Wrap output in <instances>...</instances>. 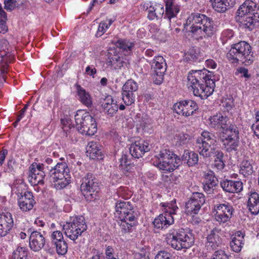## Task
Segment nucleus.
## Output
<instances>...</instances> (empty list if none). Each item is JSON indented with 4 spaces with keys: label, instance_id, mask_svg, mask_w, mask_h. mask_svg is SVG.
I'll return each mask as SVG.
<instances>
[{
    "label": "nucleus",
    "instance_id": "de8ad7c7",
    "mask_svg": "<svg viewBox=\"0 0 259 259\" xmlns=\"http://www.w3.org/2000/svg\"><path fill=\"white\" fill-rule=\"evenodd\" d=\"M56 246L57 252L59 254L64 255L66 254L67 251V244L65 240H62L56 243H54Z\"/></svg>",
    "mask_w": 259,
    "mask_h": 259
},
{
    "label": "nucleus",
    "instance_id": "e433bc0d",
    "mask_svg": "<svg viewBox=\"0 0 259 259\" xmlns=\"http://www.w3.org/2000/svg\"><path fill=\"white\" fill-rule=\"evenodd\" d=\"M45 244L44 236L36 231H33V251L40 250Z\"/></svg>",
    "mask_w": 259,
    "mask_h": 259
},
{
    "label": "nucleus",
    "instance_id": "20e7f679",
    "mask_svg": "<svg viewBox=\"0 0 259 259\" xmlns=\"http://www.w3.org/2000/svg\"><path fill=\"white\" fill-rule=\"evenodd\" d=\"M165 240L172 248L181 250L191 247L194 242V237L193 234L188 230L171 229L166 234Z\"/></svg>",
    "mask_w": 259,
    "mask_h": 259
},
{
    "label": "nucleus",
    "instance_id": "ddd939ff",
    "mask_svg": "<svg viewBox=\"0 0 259 259\" xmlns=\"http://www.w3.org/2000/svg\"><path fill=\"white\" fill-rule=\"evenodd\" d=\"M15 51H12L7 40L0 39V67L5 71L15 59Z\"/></svg>",
    "mask_w": 259,
    "mask_h": 259
},
{
    "label": "nucleus",
    "instance_id": "2eb2a0df",
    "mask_svg": "<svg viewBox=\"0 0 259 259\" xmlns=\"http://www.w3.org/2000/svg\"><path fill=\"white\" fill-rule=\"evenodd\" d=\"M174 110L178 114L189 117L198 109V106L193 100H185L178 102L174 105Z\"/></svg>",
    "mask_w": 259,
    "mask_h": 259
},
{
    "label": "nucleus",
    "instance_id": "9d476101",
    "mask_svg": "<svg viewBox=\"0 0 259 259\" xmlns=\"http://www.w3.org/2000/svg\"><path fill=\"white\" fill-rule=\"evenodd\" d=\"M223 145L229 152L236 151L239 146V131L236 125L230 124L228 128L221 132Z\"/></svg>",
    "mask_w": 259,
    "mask_h": 259
},
{
    "label": "nucleus",
    "instance_id": "a19ab883",
    "mask_svg": "<svg viewBox=\"0 0 259 259\" xmlns=\"http://www.w3.org/2000/svg\"><path fill=\"white\" fill-rule=\"evenodd\" d=\"M10 259H29L28 251L24 247H18L12 253Z\"/></svg>",
    "mask_w": 259,
    "mask_h": 259
},
{
    "label": "nucleus",
    "instance_id": "6e6552de",
    "mask_svg": "<svg viewBox=\"0 0 259 259\" xmlns=\"http://www.w3.org/2000/svg\"><path fill=\"white\" fill-rule=\"evenodd\" d=\"M87 228L84 218L82 216L70 217L69 221L63 225L65 234L73 241L80 236Z\"/></svg>",
    "mask_w": 259,
    "mask_h": 259
},
{
    "label": "nucleus",
    "instance_id": "37998d69",
    "mask_svg": "<svg viewBox=\"0 0 259 259\" xmlns=\"http://www.w3.org/2000/svg\"><path fill=\"white\" fill-rule=\"evenodd\" d=\"M190 140V136L183 133L177 134L174 138V142L178 146H182L187 144Z\"/></svg>",
    "mask_w": 259,
    "mask_h": 259
},
{
    "label": "nucleus",
    "instance_id": "6e6d98bb",
    "mask_svg": "<svg viewBox=\"0 0 259 259\" xmlns=\"http://www.w3.org/2000/svg\"><path fill=\"white\" fill-rule=\"evenodd\" d=\"M106 259H118L115 255L114 249L110 246L106 247L105 251Z\"/></svg>",
    "mask_w": 259,
    "mask_h": 259
},
{
    "label": "nucleus",
    "instance_id": "09e8293b",
    "mask_svg": "<svg viewBox=\"0 0 259 259\" xmlns=\"http://www.w3.org/2000/svg\"><path fill=\"white\" fill-rule=\"evenodd\" d=\"M200 209L196 205L187 202L186 204V211L188 215L198 214Z\"/></svg>",
    "mask_w": 259,
    "mask_h": 259
},
{
    "label": "nucleus",
    "instance_id": "f704fd0d",
    "mask_svg": "<svg viewBox=\"0 0 259 259\" xmlns=\"http://www.w3.org/2000/svg\"><path fill=\"white\" fill-rule=\"evenodd\" d=\"M182 159L186 161L189 166H193L198 163L199 156L194 151L186 150L184 151Z\"/></svg>",
    "mask_w": 259,
    "mask_h": 259
},
{
    "label": "nucleus",
    "instance_id": "4d7b16f0",
    "mask_svg": "<svg viewBox=\"0 0 259 259\" xmlns=\"http://www.w3.org/2000/svg\"><path fill=\"white\" fill-rule=\"evenodd\" d=\"M255 119V123L252 124V128L254 134L259 139V111L256 112Z\"/></svg>",
    "mask_w": 259,
    "mask_h": 259
},
{
    "label": "nucleus",
    "instance_id": "4468645a",
    "mask_svg": "<svg viewBox=\"0 0 259 259\" xmlns=\"http://www.w3.org/2000/svg\"><path fill=\"white\" fill-rule=\"evenodd\" d=\"M138 89L137 83L133 79L128 80L122 88V99L127 106L132 105L135 101L136 92Z\"/></svg>",
    "mask_w": 259,
    "mask_h": 259
},
{
    "label": "nucleus",
    "instance_id": "69168bd1",
    "mask_svg": "<svg viewBox=\"0 0 259 259\" xmlns=\"http://www.w3.org/2000/svg\"><path fill=\"white\" fill-rule=\"evenodd\" d=\"M119 162V169H120L125 165H127L128 163H130V161L128 160L127 156L126 155H122L120 159Z\"/></svg>",
    "mask_w": 259,
    "mask_h": 259
},
{
    "label": "nucleus",
    "instance_id": "473e14b6",
    "mask_svg": "<svg viewBox=\"0 0 259 259\" xmlns=\"http://www.w3.org/2000/svg\"><path fill=\"white\" fill-rule=\"evenodd\" d=\"M76 88L79 101L87 107H91L93 101L90 94L79 85H76Z\"/></svg>",
    "mask_w": 259,
    "mask_h": 259
},
{
    "label": "nucleus",
    "instance_id": "9b49d317",
    "mask_svg": "<svg viewBox=\"0 0 259 259\" xmlns=\"http://www.w3.org/2000/svg\"><path fill=\"white\" fill-rule=\"evenodd\" d=\"M216 143L215 137L212 133L208 131H203L201 136L196 140V147L200 155L204 157L211 156L212 151L214 150L213 146Z\"/></svg>",
    "mask_w": 259,
    "mask_h": 259
},
{
    "label": "nucleus",
    "instance_id": "4be33fe9",
    "mask_svg": "<svg viewBox=\"0 0 259 259\" xmlns=\"http://www.w3.org/2000/svg\"><path fill=\"white\" fill-rule=\"evenodd\" d=\"M14 225L13 219L11 213L3 212L0 214V237L7 235Z\"/></svg>",
    "mask_w": 259,
    "mask_h": 259
},
{
    "label": "nucleus",
    "instance_id": "ea45409f",
    "mask_svg": "<svg viewBox=\"0 0 259 259\" xmlns=\"http://www.w3.org/2000/svg\"><path fill=\"white\" fill-rule=\"evenodd\" d=\"M234 37V31L232 29H226L222 32L220 40L223 45H224L227 43L231 44Z\"/></svg>",
    "mask_w": 259,
    "mask_h": 259
},
{
    "label": "nucleus",
    "instance_id": "0e129e2a",
    "mask_svg": "<svg viewBox=\"0 0 259 259\" xmlns=\"http://www.w3.org/2000/svg\"><path fill=\"white\" fill-rule=\"evenodd\" d=\"M170 184L172 187H174L175 185H177L180 183V177L176 176L174 174L170 175L169 179Z\"/></svg>",
    "mask_w": 259,
    "mask_h": 259
},
{
    "label": "nucleus",
    "instance_id": "1a4fd4ad",
    "mask_svg": "<svg viewBox=\"0 0 259 259\" xmlns=\"http://www.w3.org/2000/svg\"><path fill=\"white\" fill-rule=\"evenodd\" d=\"M69 169L65 162L58 163L50 171V177L56 182L55 187L61 189L66 187L70 183Z\"/></svg>",
    "mask_w": 259,
    "mask_h": 259
},
{
    "label": "nucleus",
    "instance_id": "c756f323",
    "mask_svg": "<svg viewBox=\"0 0 259 259\" xmlns=\"http://www.w3.org/2000/svg\"><path fill=\"white\" fill-rule=\"evenodd\" d=\"M247 207L252 214H257L259 212V194L256 192L251 193L247 201Z\"/></svg>",
    "mask_w": 259,
    "mask_h": 259
},
{
    "label": "nucleus",
    "instance_id": "aec40b11",
    "mask_svg": "<svg viewBox=\"0 0 259 259\" xmlns=\"http://www.w3.org/2000/svg\"><path fill=\"white\" fill-rule=\"evenodd\" d=\"M220 229L215 228L208 234L205 246L209 251H213L221 244L222 239L220 236Z\"/></svg>",
    "mask_w": 259,
    "mask_h": 259
},
{
    "label": "nucleus",
    "instance_id": "423d86ee",
    "mask_svg": "<svg viewBox=\"0 0 259 259\" xmlns=\"http://www.w3.org/2000/svg\"><path fill=\"white\" fill-rule=\"evenodd\" d=\"M155 157L157 160L154 162V165L164 172H172L182 163L181 158L169 150L160 151Z\"/></svg>",
    "mask_w": 259,
    "mask_h": 259
},
{
    "label": "nucleus",
    "instance_id": "a18cd8bd",
    "mask_svg": "<svg viewBox=\"0 0 259 259\" xmlns=\"http://www.w3.org/2000/svg\"><path fill=\"white\" fill-rule=\"evenodd\" d=\"M114 20L112 19H106L100 23L97 34L100 36L102 35L112 24Z\"/></svg>",
    "mask_w": 259,
    "mask_h": 259
},
{
    "label": "nucleus",
    "instance_id": "dca6fc26",
    "mask_svg": "<svg viewBox=\"0 0 259 259\" xmlns=\"http://www.w3.org/2000/svg\"><path fill=\"white\" fill-rule=\"evenodd\" d=\"M166 66L165 60L162 56H156L153 60L152 67L154 69V75L156 76L154 80L155 83L160 84L162 82L163 74L166 71Z\"/></svg>",
    "mask_w": 259,
    "mask_h": 259
},
{
    "label": "nucleus",
    "instance_id": "864d4df0",
    "mask_svg": "<svg viewBox=\"0 0 259 259\" xmlns=\"http://www.w3.org/2000/svg\"><path fill=\"white\" fill-rule=\"evenodd\" d=\"M199 57V53L194 49H190L186 54V58L191 61H196Z\"/></svg>",
    "mask_w": 259,
    "mask_h": 259
},
{
    "label": "nucleus",
    "instance_id": "bf43d9fd",
    "mask_svg": "<svg viewBox=\"0 0 259 259\" xmlns=\"http://www.w3.org/2000/svg\"><path fill=\"white\" fill-rule=\"evenodd\" d=\"M212 259H229V256L224 250H220L214 252Z\"/></svg>",
    "mask_w": 259,
    "mask_h": 259
},
{
    "label": "nucleus",
    "instance_id": "8fccbe9b",
    "mask_svg": "<svg viewBox=\"0 0 259 259\" xmlns=\"http://www.w3.org/2000/svg\"><path fill=\"white\" fill-rule=\"evenodd\" d=\"M5 9L7 11H11L19 6V3L17 0H5Z\"/></svg>",
    "mask_w": 259,
    "mask_h": 259
},
{
    "label": "nucleus",
    "instance_id": "79ce46f5",
    "mask_svg": "<svg viewBox=\"0 0 259 259\" xmlns=\"http://www.w3.org/2000/svg\"><path fill=\"white\" fill-rule=\"evenodd\" d=\"M161 204L164 207V213H168L171 216L175 214L176 211L178 209L176 200H174L169 203H162Z\"/></svg>",
    "mask_w": 259,
    "mask_h": 259
},
{
    "label": "nucleus",
    "instance_id": "4c0bfd02",
    "mask_svg": "<svg viewBox=\"0 0 259 259\" xmlns=\"http://www.w3.org/2000/svg\"><path fill=\"white\" fill-rule=\"evenodd\" d=\"M108 65L114 67L115 69H120L126 65L125 59L118 55H114L109 58V61L108 62Z\"/></svg>",
    "mask_w": 259,
    "mask_h": 259
},
{
    "label": "nucleus",
    "instance_id": "7c9ffc66",
    "mask_svg": "<svg viewBox=\"0 0 259 259\" xmlns=\"http://www.w3.org/2000/svg\"><path fill=\"white\" fill-rule=\"evenodd\" d=\"M87 155L92 159H102L100 145L96 142L91 141L87 147Z\"/></svg>",
    "mask_w": 259,
    "mask_h": 259
},
{
    "label": "nucleus",
    "instance_id": "603ef678",
    "mask_svg": "<svg viewBox=\"0 0 259 259\" xmlns=\"http://www.w3.org/2000/svg\"><path fill=\"white\" fill-rule=\"evenodd\" d=\"M204 183L209 184H215V186L218 184L217 178L214 176L212 171H210L204 175Z\"/></svg>",
    "mask_w": 259,
    "mask_h": 259
},
{
    "label": "nucleus",
    "instance_id": "f3484780",
    "mask_svg": "<svg viewBox=\"0 0 259 259\" xmlns=\"http://www.w3.org/2000/svg\"><path fill=\"white\" fill-rule=\"evenodd\" d=\"M80 189L84 195H90L92 196L93 193L98 191L99 190L98 183L92 174L88 173L83 178Z\"/></svg>",
    "mask_w": 259,
    "mask_h": 259
},
{
    "label": "nucleus",
    "instance_id": "393cba45",
    "mask_svg": "<svg viewBox=\"0 0 259 259\" xmlns=\"http://www.w3.org/2000/svg\"><path fill=\"white\" fill-rule=\"evenodd\" d=\"M141 9L143 10H147V9L153 10V11H156V14L151 12L149 17L151 20L155 19H158L162 17L164 13V7L160 4H156L153 6L150 2H146L141 5Z\"/></svg>",
    "mask_w": 259,
    "mask_h": 259
},
{
    "label": "nucleus",
    "instance_id": "338daca9",
    "mask_svg": "<svg viewBox=\"0 0 259 259\" xmlns=\"http://www.w3.org/2000/svg\"><path fill=\"white\" fill-rule=\"evenodd\" d=\"M215 186V184H209L206 183H203V189L207 193H210L213 189V188Z\"/></svg>",
    "mask_w": 259,
    "mask_h": 259
},
{
    "label": "nucleus",
    "instance_id": "052dcab7",
    "mask_svg": "<svg viewBox=\"0 0 259 259\" xmlns=\"http://www.w3.org/2000/svg\"><path fill=\"white\" fill-rule=\"evenodd\" d=\"M169 253L165 251H160L155 256V259H171Z\"/></svg>",
    "mask_w": 259,
    "mask_h": 259
},
{
    "label": "nucleus",
    "instance_id": "774afa93",
    "mask_svg": "<svg viewBox=\"0 0 259 259\" xmlns=\"http://www.w3.org/2000/svg\"><path fill=\"white\" fill-rule=\"evenodd\" d=\"M205 66L211 69H215L217 66V64L212 59H207L205 61Z\"/></svg>",
    "mask_w": 259,
    "mask_h": 259
},
{
    "label": "nucleus",
    "instance_id": "b1692460",
    "mask_svg": "<svg viewBox=\"0 0 259 259\" xmlns=\"http://www.w3.org/2000/svg\"><path fill=\"white\" fill-rule=\"evenodd\" d=\"M256 7V3L252 1L246 0L241 5L237 12V21H242L246 16L251 15Z\"/></svg>",
    "mask_w": 259,
    "mask_h": 259
},
{
    "label": "nucleus",
    "instance_id": "412c9836",
    "mask_svg": "<svg viewBox=\"0 0 259 259\" xmlns=\"http://www.w3.org/2000/svg\"><path fill=\"white\" fill-rule=\"evenodd\" d=\"M149 150V144L143 140L137 141L132 143L130 148V152L132 156L137 158L141 157L145 152Z\"/></svg>",
    "mask_w": 259,
    "mask_h": 259
},
{
    "label": "nucleus",
    "instance_id": "58836bf2",
    "mask_svg": "<svg viewBox=\"0 0 259 259\" xmlns=\"http://www.w3.org/2000/svg\"><path fill=\"white\" fill-rule=\"evenodd\" d=\"M205 199L203 194L199 192L193 193L188 202L196 205L200 209L201 206L205 203Z\"/></svg>",
    "mask_w": 259,
    "mask_h": 259
},
{
    "label": "nucleus",
    "instance_id": "6ab92c4d",
    "mask_svg": "<svg viewBox=\"0 0 259 259\" xmlns=\"http://www.w3.org/2000/svg\"><path fill=\"white\" fill-rule=\"evenodd\" d=\"M228 117L224 115L222 113H217L210 116L207 120L208 125L217 130H221L222 132L228 127Z\"/></svg>",
    "mask_w": 259,
    "mask_h": 259
},
{
    "label": "nucleus",
    "instance_id": "c9c22d12",
    "mask_svg": "<svg viewBox=\"0 0 259 259\" xmlns=\"http://www.w3.org/2000/svg\"><path fill=\"white\" fill-rule=\"evenodd\" d=\"M254 162L252 160H243L240 164V173L244 177L251 175L254 171Z\"/></svg>",
    "mask_w": 259,
    "mask_h": 259
},
{
    "label": "nucleus",
    "instance_id": "c85d7f7f",
    "mask_svg": "<svg viewBox=\"0 0 259 259\" xmlns=\"http://www.w3.org/2000/svg\"><path fill=\"white\" fill-rule=\"evenodd\" d=\"M102 107L105 112L112 116L118 111V106L117 101L111 96H107L102 103Z\"/></svg>",
    "mask_w": 259,
    "mask_h": 259
},
{
    "label": "nucleus",
    "instance_id": "7ed1b4c3",
    "mask_svg": "<svg viewBox=\"0 0 259 259\" xmlns=\"http://www.w3.org/2000/svg\"><path fill=\"white\" fill-rule=\"evenodd\" d=\"M116 214L118 216V225L122 233H130L137 225L134 208L130 201H117L115 205Z\"/></svg>",
    "mask_w": 259,
    "mask_h": 259
},
{
    "label": "nucleus",
    "instance_id": "680f3d73",
    "mask_svg": "<svg viewBox=\"0 0 259 259\" xmlns=\"http://www.w3.org/2000/svg\"><path fill=\"white\" fill-rule=\"evenodd\" d=\"M225 166L223 160H214L213 166L218 170H222Z\"/></svg>",
    "mask_w": 259,
    "mask_h": 259
},
{
    "label": "nucleus",
    "instance_id": "e2e57ef3",
    "mask_svg": "<svg viewBox=\"0 0 259 259\" xmlns=\"http://www.w3.org/2000/svg\"><path fill=\"white\" fill-rule=\"evenodd\" d=\"M223 106L226 107L227 110L231 109L234 106L233 100L232 98L226 99L223 102Z\"/></svg>",
    "mask_w": 259,
    "mask_h": 259
},
{
    "label": "nucleus",
    "instance_id": "f8f14e48",
    "mask_svg": "<svg viewBox=\"0 0 259 259\" xmlns=\"http://www.w3.org/2000/svg\"><path fill=\"white\" fill-rule=\"evenodd\" d=\"M233 212L232 205L227 201L215 204L213 209L215 220L220 225H224L230 222Z\"/></svg>",
    "mask_w": 259,
    "mask_h": 259
},
{
    "label": "nucleus",
    "instance_id": "c03bdc74",
    "mask_svg": "<svg viewBox=\"0 0 259 259\" xmlns=\"http://www.w3.org/2000/svg\"><path fill=\"white\" fill-rule=\"evenodd\" d=\"M115 46L123 52H131L134 44L126 39H119L115 43Z\"/></svg>",
    "mask_w": 259,
    "mask_h": 259
},
{
    "label": "nucleus",
    "instance_id": "0eeeda50",
    "mask_svg": "<svg viewBox=\"0 0 259 259\" xmlns=\"http://www.w3.org/2000/svg\"><path fill=\"white\" fill-rule=\"evenodd\" d=\"M76 127L82 135L93 136L97 131V123L89 112L78 110L74 115Z\"/></svg>",
    "mask_w": 259,
    "mask_h": 259
},
{
    "label": "nucleus",
    "instance_id": "f257e3e1",
    "mask_svg": "<svg viewBox=\"0 0 259 259\" xmlns=\"http://www.w3.org/2000/svg\"><path fill=\"white\" fill-rule=\"evenodd\" d=\"M188 88L195 96L206 99L214 91L215 82L206 70H192L188 75Z\"/></svg>",
    "mask_w": 259,
    "mask_h": 259
},
{
    "label": "nucleus",
    "instance_id": "f03ea898",
    "mask_svg": "<svg viewBox=\"0 0 259 259\" xmlns=\"http://www.w3.org/2000/svg\"><path fill=\"white\" fill-rule=\"evenodd\" d=\"M185 28L193 34L210 37L216 32L213 21L209 18L199 13L191 14L187 18Z\"/></svg>",
    "mask_w": 259,
    "mask_h": 259
},
{
    "label": "nucleus",
    "instance_id": "39448f33",
    "mask_svg": "<svg viewBox=\"0 0 259 259\" xmlns=\"http://www.w3.org/2000/svg\"><path fill=\"white\" fill-rule=\"evenodd\" d=\"M226 56L232 63L241 62L245 65L251 64L254 59L251 46L244 41L232 45Z\"/></svg>",
    "mask_w": 259,
    "mask_h": 259
},
{
    "label": "nucleus",
    "instance_id": "5701e85b",
    "mask_svg": "<svg viewBox=\"0 0 259 259\" xmlns=\"http://www.w3.org/2000/svg\"><path fill=\"white\" fill-rule=\"evenodd\" d=\"M220 186L224 191L229 193H238L243 190V183L239 181L224 180L220 182Z\"/></svg>",
    "mask_w": 259,
    "mask_h": 259
},
{
    "label": "nucleus",
    "instance_id": "a211bd4d",
    "mask_svg": "<svg viewBox=\"0 0 259 259\" xmlns=\"http://www.w3.org/2000/svg\"><path fill=\"white\" fill-rule=\"evenodd\" d=\"M43 159L40 160L37 158L33 162V188L34 190L39 191L38 188H35L36 185H42L44 184V179L45 177L44 171Z\"/></svg>",
    "mask_w": 259,
    "mask_h": 259
},
{
    "label": "nucleus",
    "instance_id": "a878e982",
    "mask_svg": "<svg viewBox=\"0 0 259 259\" xmlns=\"http://www.w3.org/2000/svg\"><path fill=\"white\" fill-rule=\"evenodd\" d=\"M165 6L164 19H167L169 22L172 18L176 17L180 12V6L176 3L175 0H163Z\"/></svg>",
    "mask_w": 259,
    "mask_h": 259
},
{
    "label": "nucleus",
    "instance_id": "cd10ccee",
    "mask_svg": "<svg viewBox=\"0 0 259 259\" xmlns=\"http://www.w3.org/2000/svg\"><path fill=\"white\" fill-rule=\"evenodd\" d=\"M245 234L242 232H236L232 236L230 245L231 249L235 252H239L244 244Z\"/></svg>",
    "mask_w": 259,
    "mask_h": 259
},
{
    "label": "nucleus",
    "instance_id": "5fc2aeb1",
    "mask_svg": "<svg viewBox=\"0 0 259 259\" xmlns=\"http://www.w3.org/2000/svg\"><path fill=\"white\" fill-rule=\"evenodd\" d=\"M51 239L54 244L64 240L63 234L60 231H54L51 235Z\"/></svg>",
    "mask_w": 259,
    "mask_h": 259
},
{
    "label": "nucleus",
    "instance_id": "49530a36",
    "mask_svg": "<svg viewBox=\"0 0 259 259\" xmlns=\"http://www.w3.org/2000/svg\"><path fill=\"white\" fill-rule=\"evenodd\" d=\"M213 8L218 12L224 13L228 9L224 0H210Z\"/></svg>",
    "mask_w": 259,
    "mask_h": 259
},
{
    "label": "nucleus",
    "instance_id": "2f4dec72",
    "mask_svg": "<svg viewBox=\"0 0 259 259\" xmlns=\"http://www.w3.org/2000/svg\"><path fill=\"white\" fill-rule=\"evenodd\" d=\"M18 204L22 211H29L32 209V193L27 191L18 200Z\"/></svg>",
    "mask_w": 259,
    "mask_h": 259
},
{
    "label": "nucleus",
    "instance_id": "3c124183",
    "mask_svg": "<svg viewBox=\"0 0 259 259\" xmlns=\"http://www.w3.org/2000/svg\"><path fill=\"white\" fill-rule=\"evenodd\" d=\"M242 24L246 28L251 29L254 25V20L251 15L246 16L243 18V20L238 21Z\"/></svg>",
    "mask_w": 259,
    "mask_h": 259
},
{
    "label": "nucleus",
    "instance_id": "13d9d810",
    "mask_svg": "<svg viewBox=\"0 0 259 259\" xmlns=\"http://www.w3.org/2000/svg\"><path fill=\"white\" fill-rule=\"evenodd\" d=\"M30 104V101H29L25 106L21 110L20 113L19 115L17 116V118L16 120L13 123V126L16 127L18 123L20 121V120L24 117V114L25 111H26L28 107L29 106Z\"/></svg>",
    "mask_w": 259,
    "mask_h": 259
},
{
    "label": "nucleus",
    "instance_id": "72a5a7b5",
    "mask_svg": "<svg viewBox=\"0 0 259 259\" xmlns=\"http://www.w3.org/2000/svg\"><path fill=\"white\" fill-rule=\"evenodd\" d=\"M135 119L137 125L144 131H146L152 123L151 118L145 113H137Z\"/></svg>",
    "mask_w": 259,
    "mask_h": 259
},
{
    "label": "nucleus",
    "instance_id": "bb28decb",
    "mask_svg": "<svg viewBox=\"0 0 259 259\" xmlns=\"http://www.w3.org/2000/svg\"><path fill=\"white\" fill-rule=\"evenodd\" d=\"M174 222L173 216L168 213H163L156 218L153 221L154 227L157 229H165Z\"/></svg>",
    "mask_w": 259,
    "mask_h": 259
}]
</instances>
